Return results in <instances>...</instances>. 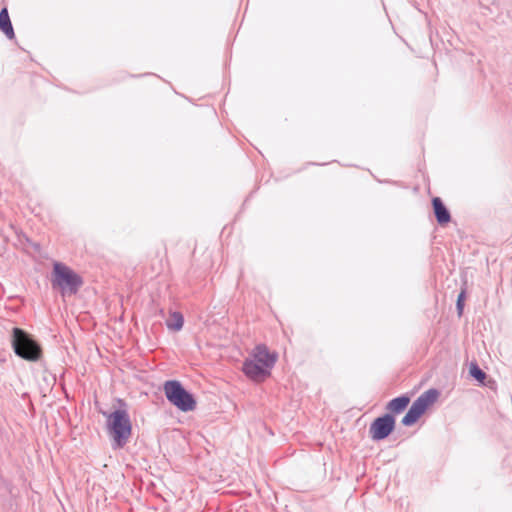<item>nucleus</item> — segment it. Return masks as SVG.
Segmentation results:
<instances>
[{
    "label": "nucleus",
    "instance_id": "1",
    "mask_svg": "<svg viewBox=\"0 0 512 512\" xmlns=\"http://www.w3.org/2000/svg\"><path fill=\"white\" fill-rule=\"evenodd\" d=\"M107 430L113 449H121L128 443L132 434V423L126 409H116L107 415Z\"/></svg>",
    "mask_w": 512,
    "mask_h": 512
},
{
    "label": "nucleus",
    "instance_id": "2",
    "mask_svg": "<svg viewBox=\"0 0 512 512\" xmlns=\"http://www.w3.org/2000/svg\"><path fill=\"white\" fill-rule=\"evenodd\" d=\"M11 345L14 353L26 361L37 362L42 357L40 343L22 328L14 327L12 329Z\"/></svg>",
    "mask_w": 512,
    "mask_h": 512
},
{
    "label": "nucleus",
    "instance_id": "3",
    "mask_svg": "<svg viewBox=\"0 0 512 512\" xmlns=\"http://www.w3.org/2000/svg\"><path fill=\"white\" fill-rule=\"evenodd\" d=\"M52 287H58L62 295L76 294L83 285V279L71 268L63 263L55 262L53 265Z\"/></svg>",
    "mask_w": 512,
    "mask_h": 512
},
{
    "label": "nucleus",
    "instance_id": "4",
    "mask_svg": "<svg viewBox=\"0 0 512 512\" xmlns=\"http://www.w3.org/2000/svg\"><path fill=\"white\" fill-rule=\"evenodd\" d=\"M167 400L182 412L193 411L196 408L194 395L185 389L178 380H167L163 385Z\"/></svg>",
    "mask_w": 512,
    "mask_h": 512
},
{
    "label": "nucleus",
    "instance_id": "5",
    "mask_svg": "<svg viewBox=\"0 0 512 512\" xmlns=\"http://www.w3.org/2000/svg\"><path fill=\"white\" fill-rule=\"evenodd\" d=\"M440 392L431 388L422 393L410 406L407 413L402 418L401 423L404 426L414 425L420 417L426 412L430 405H432L439 397Z\"/></svg>",
    "mask_w": 512,
    "mask_h": 512
},
{
    "label": "nucleus",
    "instance_id": "6",
    "mask_svg": "<svg viewBox=\"0 0 512 512\" xmlns=\"http://www.w3.org/2000/svg\"><path fill=\"white\" fill-rule=\"evenodd\" d=\"M396 419L390 413H385L370 424L369 436L373 441H381L386 439L395 429Z\"/></svg>",
    "mask_w": 512,
    "mask_h": 512
},
{
    "label": "nucleus",
    "instance_id": "7",
    "mask_svg": "<svg viewBox=\"0 0 512 512\" xmlns=\"http://www.w3.org/2000/svg\"><path fill=\"white\" fill-rule=\"evenodd\" d=\"M252 359L270 371V369L275 365L277 354L270 353L266 345L259 344L252 352Z\"/></svg>",
    "mask_w": 512,
    "mask_h": 512
},
{
    "label": "nucleus",
    "instance_id": "8",
    "mask_svg": "<svg viewBox=\"0 0 512 512\" xmlns=\"http://www.w3.org/2000/svg\"><path fill=\"white\" fill-rule=\"evenodd\" d=\"M242 371L248 378L253 380L264 378L270 375V371H268L265 367H263L252 358L245 359L243 362Z\"/></svg>",
    "mask_w": 512,
    "mask_h": 512
},
{
    "label": "nucleus",
    "instance_id": "9",
    "mask_svg": "<svg viewBox=\"0 0 512 512\" xmlns=\"http://www.w3.org/2000/svg\"><path fill=\"white\" fill-rule=\"evenodd\" d=\"M432 207L436 221L440 226H444L451 221L450 211L445 206L441 198L434 197L432 199Z\"/></svg>",
    "mask_w": 512,
    "mask_h": 512
},
{
    "label": "nucleus",
    "instance_id": "10",
    "mask_svg": "<svg viewBox=\"0 0 512 512\" xmlns=\"http://www.w3.org/2000/svg\"><path fill=\"white\" fill-rule=\"evenodd\" d=\"M410 403V397L408 395H401L396 398L390 400L385 409L387 413L392 414L393 416L402 413Z\"/></svg>",
    "mask_w": 512,
    "mask_h": 512
},
{
    "label": "nucleus",
    "instance_id": "11",
    "mask_svg": "<svg viewBox=\"0 0 512 512\" xmlns=\"http://www.w3.org/2000/svg\"><path fill=\"white\" fill-rule=\"evenodd\" d=\"M0 30L9 40L15 39V32L7 7L0 10Z\"/></svg>",
    "mask_w": 512,
    "mask_h": 512
},
{
    "label": "nucleus",
    "instance_id": "12",
    "mask_svg": "<svg viewBox=\"0 0 512 512\" xmlns=\"http://www.w3.org/2000/svg\"><path fill=\"white\" fill-rule=\"evenodd\" d=\"M171 320L166 321V326L168 329L173 331H180L184 325V317L180 312H172Z\"/></svg>",
    "mask_w": 512,
    "mask_h": 512
},
{
    "label": "nucleus",
    "instance_id": "13",
    "mask_svg": "<svg viewBox=\"0 0 512 512\" xmlns=\"http://www.w3.org/2000/svg\"><path fill=\"white\" fill-rule=\"evenodd\" d=\"M469 373L475 380L480 383H483L487 376L477 363H471Z\"/></svg>",
    "mask_w": 512,
    "mask_h": 512
},
{
    "label": "nucleus",
    "instance_id": "14",
    "mask_svg": "<svg viewBox=\"0 0 512 512\" xmlns=\"http://www.w3.org/2000/svg\"><path fill=\"white\" fill-rule=\"evenodd\" d=\"M465 290H462L458 297H457V301H456V309H457V312H458V315H462L463 313V309H464V301H465Z\"/></svg>",
    "mask_w": 512,
    "mask_h": 512
},
{
    "label": "nucleus",
    "instance_id": "15",
    "mask_svg": "<svg viewBox=\"0 0 512 512\" xmlns=\"http://www.w3.org/2000/svg\"><path fill=\"white\" fill-rule=\"evenodd\" d=\"M26 241L33 247V249L35 251H37V252L40 251V244L39 243L31 242L29 240V238H27V237H26Z\"/></svg>",
    "mask_w": 512,
    "mask_h": 512
},
{
    "label": "nucleus",
    "instance_id": "16",
    "mask_svg": "<svg viewBox=\"0 0 512 512\" xmlns=\"http://www.w3.org/2000/svg\"><path fill=\"white\" fill-rule=\"evenodd\" d=\"M118 402L120 403L121 406H126L125 402L122 399H119Z\"/></svg>",
    "mask_w": 512,
    "mask_h": 512
}]
</instances>
